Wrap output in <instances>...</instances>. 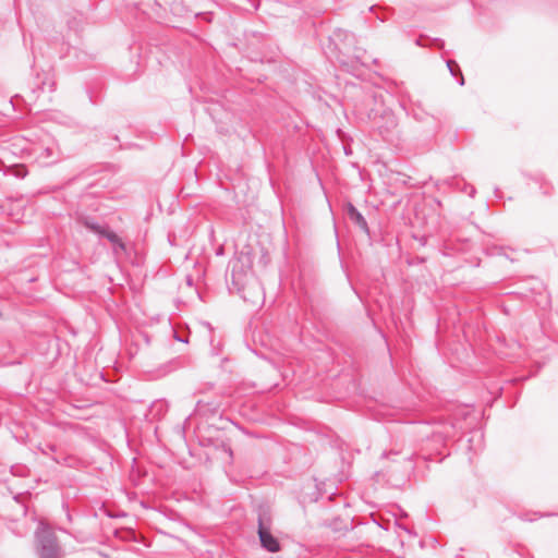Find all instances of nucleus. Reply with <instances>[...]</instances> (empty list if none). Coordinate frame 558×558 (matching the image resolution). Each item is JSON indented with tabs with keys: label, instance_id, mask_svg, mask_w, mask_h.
Here are the masks:
<instances>
[{
	"label": "nucleus",
	"instance_id": "1",
	"mask_svg": "<svg viewBox=\"0 0 558 558\" xmlns=\"http://www.w3.org/2000/svg\"><path fill=\"white\" fill-rule=\"evenodd\" d=\"M36 550L39 558H62V550L56 534L47 526L39 525L35 532Z\"/></svg>",
	"mask_w": 558,
	"mask_h": 558
},
{
	"label": "nucleus",
	"instance_id": "2",
	"mask_svg": "<svg viewBox=\"0 0 558 558\" xmlns=\"http://www.w3.org/2000/svg\"><path fill=\"white\" fill-rule=\"evenodd\" d=\"M54 85L53 75L50 71L36 73L33 80L32 94L34 95V98H37L38 93L44 92L46 87H48V90L52 93L54 90Z\"/></svg>",
	"mask_w": 558,
	"mask_h": 558
},
{
	"label": "nucleus",
	"instance_id": "3",
	"mask_svg": "<svg viewBox=\"0 0 558 558\" xmlns=\"http://www.w3.org/2000/svg\"><path fill=\"white\" fill-rule=\"evenodd\" d=\"M348 218L364 233L369 234V228L364 216L352 204L348 203L345 207Z\"/></svg>",
	"mask_w": 558,
	"mask_h": 558
},
{
	"label": "nucleus",
	"instance_id": "4",
	"mask_svg": "<svg viewBox=\"0 0 558 558\" xmlns=\"http://www.w3.org/2000/svg\"><path fill=\"white\" fill-rule=\"evenodd\" d=\"M260 545L269 553H277L280 550L279 541L271 534V529L257 531Z\"/></svg>",
	"mask_w": 558,
	"mask_h": 558
},
{
	"label": "nucleus",
	"instance_id": "5",
	"mask_svg": "<svg viewBox=\"0 0 558 558\" xmlns=\"http://www.w3.org/2000/svg\"><path fill=\"white\" fill-rule=\"evenodd\" d=\"M364 53L365 51L354 47L352 54H348V60H344V58H341V56H338V60L347 69L348 72H353L355 64H366V62L363 60Z\"/></svg>",
	"mask_w": 558,
	"mask_h": 558
},
{
	"label": "nucleus",
	"instance_id": "6",
	"mask_svg": "<svg viewBox=\"0 0 558 558\" xmlns=\"http://www.w3.org/2000/svg\"><path fill=\"white\" fill-rule=\"evenodd\" d=\"M457 428H461V426H458V423H442L433 432V437L437 440L445 441L456 436Z\"/></svg>",
	"mask_w": 558,
	"mask_h": 558
},
{
	"label": "nucleus",
	"instance_id": "7",
	"mask_svg": "<svg viewBox=\"0 0 558 558\" xmlns=\"http://www.w3.org/2000/svg\"><path fill=\"white\" fill-rule=\"evenodd\" d=\"M238 264H234L231 269L230 280H228L229 289L236 291L241 294L244 291L246 274L242 270L236 271Z\"/></svg>",
	"mask_w": 558,
	"mask_h": 558
},
{
	"label": "nucleus",
	"instance_id": "8",
	"mask_svg": "<svg viewBox=\"0 0 558 558\" xmlns=\"http://www.w3.org/2000/svg\"><path fill=\"white\" fill-rule=\"evenodd\" d=\"M81 223L88 229L89 231L97 234L99 238H105L106 234L110 231L107 225H100L95 218L93 217H83L81 219Z\"/></svg>",
	"mask_w": 558,
	"mask_h": 558
},
{
	"label": "nucleus",
	"instance_id": "9",
	"mask_svg": "<svg viewBox=\"0 0 558 558\" xmlns=\"http://www.w3.org/2000/svg\"><path fill=\"white\" fill-rule=\"evenodd\" d=\"M271 511L267 505L257 507V531L271 529Z\"/></svg>",
	"mask_w": 558,
	"mask_h": 558
},
{
	"label": "nucleus",
	"instance_id": "10",
	"mask_svg": "<svg viewBox=\"0 0 558 558\" xmlns=\"http://www.w3.org/2000/svg\"><path fill=\"white\" fill-rule=\"evenodd\" d=\"M105 239H107L113 246V253L119 254L125 252L126 247L123 240L113 231H109Z\"/></svg>",
	"mask_w": 558,
	"mask_h": 558
},
{
	"label": "nucleus",
	"instance_id": "11",
	"mask_svg": "<svg viewBox=\"0 0 558 558\" xmlns=\"http://www.w3.org/2000/svg\"><path fill=\"white\" fill-rule=\"evenodd\" d=\"M333 40L343 41V48H347V43L348 45H353L355 43V36L350 32L339 29L333 33Z\"/></svg>",
	"mask_w": 558,
	"mask_h": 558
},
{
	"label": "nucleus",
	"instance_id": "12",
	"mask_svg": "<svg viewBox=\"0 0 558 558\" xmlns=\"http://www.w3.org/2000/svg\"><path fill=\"white\" fill-rule=\"evenodd\" d=\"M447 66H448V70L450 71V74L452 76H459V85L463 86L464 85V77L462 75V72H461L458 63L454 60H447Z\"/></svg>",
	"mask_w": 558,
	"mask_h": 558
},
{
	"label": "nucleus",
	"instance_id": "13",
	"mask_svg": "<svg viewBox=\"0 0 558 558\" xmlns=\"http://www.w3.org/2000/svg\"><path fill=\"white\" fill-rule=\"evenodd\" d=\"M384 117L387 119V126L386 128L379 126V132L383 135L385 133H387L389 131V129H393L397 126L396 117L393 116V113L391 111H385Z\"/></svg>",
	"mask_w": 558,
	"mask_h": 558
},
{
	"label": "nucleus",
	"instance_id": "14",
	"mask_svg": "<svg viewBox=\"0 0 558 558\" xmlns=\"http://www.w3.org/2000/svg\"><path fill=\"white\" fill-rule=\"evenodd\" d=\"M52 460L59 464H63L66 466H73L74 465V459L72 457H52Z\"/></svg>",
	"mask_w": 558,
	"mask_h": 558
},
{
	"label": "nucleus",
	"instance_id": "15",
	"mask_svg": "<svg viewBox=\"0 0 558 558\" xmlns=\"http://www.w3.org/2000/svg\"><path fill=\"white\" fill-rule=\"evenodd\" d=\"M411 116L416 120V121H424L425 120V117H427V113H424L422 111H417L415 109L412 110V113Z\"/></svg>",
	"mask_w": 558,
	"mask_h": 558
},
{
	"label": "nucleus",
	"instance_id": "16",
	"mask_svg": "<svg viewBox=\"0 0 558 558\" xmlns=\"http://www.w3.org/2000/svg\"><path fill=\"white\" fill-rule=\"evenodd\" d=\"M464 192H466L470 197H474L475 194H476L475 187L473 185H470V184H465Z\"/></svg>",
	"mask_w": 558,
	"mask_h": 558
},
{
	"label": "nucleus",
	"instance_id": "17",
	"mask_svg": "<svg viewBox=\"0 0 558 558\" xmlns=\"http://www.w3.org/2000/svg\"><path fill=\"white\" fill-rule=\"evenodd\" d=\"M26 174H27V171L24 168H19L14 172V175L17 177V178H21V179L25 178Z\"/></svg>",
	"mask_w": 558,
	"mask_h": 558
},
{
	"label": "nucleus",
	"instance_id": "18",
	"mask_svg": "<svg viewBox=\"0 0 558 558\" xmlns=\"http://www.w3.org/2000/svg\"><path fill=\"white\" fill-rule=\"evenodd\" d=\"M45 155L46 158H50L53 155V150L51 148H45L40 154V157Z\"/></svg>",
	"mask_w": 558,
	"mask_h": 558
},
{
	"label": "nucleus",
	"instance_id": "19",
	"mask_svg": "<svg viewBox=\"0 0 558 558\" xmlns=\"http://www.w3.org/2000/svg\"><path fill=\"white\" fill-rule=\"evenodd\" d=\"M253 10H257L259 7V0H246Z\"/></svg>",
	"mask_w": 558,
	"mask_h": 558
},
{
	"label": "nucleus",
	"instance_id": "20",
	"mask_svg": "<svg viewBox=\"0 0 558 558\" xmlns=\"http://www.w3.org/2000/svg\"><path fill=\"white\" fill-rule=\"evenodd\" d=\"M541 189H543V194L544 195H549L550 194V187L541 186Z\"/></svg>",
	"mask_w": 558,
	"mask_h": 558
},
{
	"label": "nucleus",
	"instance_id": "21",
	"mask_svg": "<svg viewBox=\"0 0 558 558\" xmlns=\"http://www.w3.org/2000/svg\"><path fill=\"white\" fill-rule=\"evenodd\" d=\"M494 194H495V196H496V197H498V198H500V197H501V195H500V194H501V192H500V190H499L498 187H495Z\"/></svg>",
	"mask_w": 558,
	"mask_h": 558
},
{
	"label": "nucleus",
	"instance_id": "22",
	"mask_svg": "<svg viewBox=\"0 0 558 558\" xmlns=\"http://www.w3.org/2000/svg\"><path fill=\"white\" fill-rule=\"evenodd\" d=\"M226 452H228L229 457L232 458L233 451L230 447L226 448Z\"/></svg>",
	"mask_w": 558,
	"mask_h": 558
},
{
	"label": "nucleus",
	"instance_id": "23",
	"mask_svg": "<svg viewBox=\"0 0 558 558\" xmlns=\"http://www.w3.org/2000/svg\"><path fill=\"white\" fill-rule=\"evenodd\" d=\"M521 519L524 520V521H530V522L535 520V518H529L526 515L522 517Z\"/></svg>",
	"mask_w": 558,
	"mask_h": 558
},
{
	"label": "nucleus",
	"instance_id": "24",
	"mask_svg": "<svg viewBox=\"0 0 558 558\" xmlns=\"http://www.w3.org/2000/svg\"><path fill=\"white\" fill-rule=\"evenodd\" d=\"M47 449H49L50 451L54 452L56 451V446L54 445H48Z\"/></svg>",
	"mask_w": 558,
	"mask_h": 558
},
{
	"label": "nucleus",
	"instance_id": "25",
	"mask_svg": "<svg viewBox=\"0 0 558 558\" xmlns=\"http://www.w3.org/2000/svg\"><path fill=\"white\" fill-rule=\"evenodd\" d=\"M340 54H343V56H345L348 58V54H350V52L347 51V53H343V51H340Z\"/></svg>",
	"mask_w": 558,
	"mask_h": 558
},
{
	"label": "nucleus",
	"instance_id": "26",
	"mask_svg": "<svg viewBox=\"0 0 558 558\" xmlns=\"http://www.w3.org/2000/svg\"><path fill=\"white\" fill-rule=\"evenodd\" d=\"M43 453L48 456L49 454V451H46L45 449H41Z\"/></svg>",
	"mask_w": 558,
	"mask_h": 558
},
{
	"label": "nucleus",
	"instance_id": "27",
	"mask_svg": "<svg viewBox=\"0 0 558 558\" xmlns=\"http://www.w3.org/2000/svg\"><path fill=\"white\" fill-rule=\"evenodd\" d=\"M381 457L386 458V457H388V453L387 452H383Z\"/></svg>",
	"mask_w": 558,
	"mask_h": 558
}]
</instances>
